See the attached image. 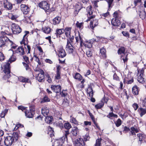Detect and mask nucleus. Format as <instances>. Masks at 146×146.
<instances>
[{"label": "nucleus", "mask_w": 146, "mask_h": 146, "mask_svg": "<svg viewBox=\"0 0 146 146\" xmlns=\"http://www.w3.org/2000/svg\"><path fill=\"white\" fill-rule=\"evenodd\" d=\"M9 60L7 62L5 63V64L3 66V72L5 74L3 78L6 82H9Z\"/></svg>", "instance_id": "f257e3e1"}, {"label": "nucleus", "mask_w": 146, "mask_h": 146, "mask_svg": "<svg viewBox=\"0 0 146 146\" xmlns=\"http://www.w3.org/2000/svg\"><path fill=\"white\" fill-rule=\"evenodd\" d=\"M95 15H92L88 17V19L86 21H90V27L92 29L98 24V20L95 18Z\"/></svg>", "instance_id": "f03ea898"}, {"label": "nucleus", "mask_w": 146, "mask_h": 146, "mask_svg": "<svg viewBox=\"0 0 146 146\" xmlns=\"http://www.w3.org/2000/svg\"><path fill=\"white\" fill-rule=\"evenodd\" d=\"M2 35L0 38V40L2 44L0 45V47H1L9 40V33H7L5 32H2L1 33Z\"/></svg>", "instance_id": "7ed1b4c3"}, {"label": "nucleus", "mask_w": 146, "mask_h": 146, "mask_svg": "<svg viewBox=\"0 0 146 146\" xmlns=\"http://www.w3.org/2000/svg\"><path fill=\"white\" fill-rule=\"evenodd\" d=\"M11 29L13 33L14 34H19L22 31L19 26L15 23H13L11 25Z\"/></svg>", "instance_id": "20e7f679"}, {"label": "nucleus", "mask_w": 146, "mask_h": 146, "mask_svg": "<svg viewBox=\"0 0 146 146\" xmlns=\"http://www.w3.org/2000/svg\"><path fill=\"white\" fill-rule=\"evenodd\" d=\"M65 136L62 137L58 139H56L53 143L52 145L54 146H62L65 141Z\"/></svg>", "instance_id": "39448f33"}, {"label": "nucleus", "mask_w": 146, "mask_h": 146, "mask_svg": "<svg viewBox=\"0 0 146 146\" xmlns=\"http://www.w3.org/2000/svg\"><path fill=\"white\" fill-rule=\"evenodd\" d=\"M138 74L137 80L139 83H143L145 82V79L143 77V73L144 71L143 70H141L140 71L138 70Z\"/></svg>", "instance_id": "423d86ee"}, {"label": "nucleus", "mask_w": 146, "mask_h": 146, "mask_svg": "<svg viewBox=\"0 0 146 146\" xmlns=\"http://www.w3.org/2000/svg\"><path fill=\"white\" fill-rule=\"evenodd\" d=\"M38 6L40 7L43 9L45 11H47L50 9L49 5L45 1H43L39 3Z\"/></svg>", "instance_id": "0eeeda50"}, {"label": "nucleus", "mask_w": 146, "mask_h": 146, "mask_svg": "<svg viewBox=\"0 0 146 146\" xmlns=\"http://www.w3.org/2000/svg\"><path fill=\"white\" fill-rule=\"evenodd\" d=\"M11 11L12 13L11 14L10 18L12 20L16 21L19 16L18 11L17 9H15L12 11Z\"/></svg>", "instance_id": "6e6552de"}, {"label": "nucleus", "mask_w": 146, "mask_h": 146, "mask_svg": "<svg viewBox=\"0 0 146 146\" xmlns=\"http://www.w3.org/2000/svg\"><path fill=\"white\" fill-rule=\"evenodd\" d=\"M71 28L70 27H67L64 30L66 36L69 38L70 41H72L74 38V36H71L70 35V31Z\"/></svg>", "instance_id": "1a4fd4ad"}, {"label": "nucleus", "mask_w": 146, "mask_h": 146, "mask_svg": "<svg viewBox=\"0 0 146 146\" xmlns=\"http://www.w3.org/2000/svg\"><path fill=\"white\" fill-rule=\"evenodd\" d=\"M19 137V133L18 132H13L12 134V136L11 138V144L15 143L18 139Z\"/></svg>", "instance_id": "9d476101"}, {"label": "nucleus", "mask_w": 146, "mask_h": 146, "mask_svg": "<svg viewBox=\"0 0 146 146\" xmlns=\"http://www.w3.org/2000/svg\"><path fill=\"white\" fill-rule=\"evenodd\" d=\"M25 35H24L22 40L20 42L21 44H23L25 45L26 44H27V37L29 33V31H24Z\"/></svg>", "instance_id": "9b49d317"}, {"label": "nucleus", "mask_w": 146, "mask_h": 146, "mask_svg": "<svg viewBox=\"0 0 146 146\" xmlns=\"http://www.w3.org/2000/svg\"><path fill=\"white\" fill-rule=\"evenodd\" d=\"M108 101V100L107 98H105V97L103 98L101 100L100 103L95 105V108L97 109L101 108L104 106V103L105 102L107 103Z\"/></svg>", "instance_id": "f8f14e48"}, {"label": "nucleus", "mask_w": 146, "mask_h": 146, "mask_svg": "<svg viewBox=\"0 0 146 146\" xmlns=\"http://www.w3.org/2000/svg\"><path fill=\"white\" fill-rule=\"evenodd\" d=\"M33 109H30L29 110H27L26 111H25V114L26 116L29 118H31L33 117V114L32 112L34 111V107L33 106H32Z\"/></svg>", "instance_id": "ddd939ff"}, {"label": "nucleus", "mask_w": 146, "mask_h": 146, "mask_svg": "<svg viewBox=\"0 0 146 146\" xmlns=\"http://www.w3.org/2000/svg\"><path fill=\"white\" fill-rule=\"evenodd\" d=\"M44 74L43 71L42 70H40V73L38 74L36 76V79L39 82H41L44 81Z\"/></svg>", "instance_id": "4468645a"}, {"label": "nucleus", "mask_w": 146, "mask_h": 146, "mask_svg": "<svg viewBox=\"0 0 146 146\" xmlns=\"http://www.w3.org/2000/svg\"><path fill=\"white\" fill-rule=\"evenodd\" d=\"M21 9L23 13L27 14L29 12L30 9L27 6L24 4H22L21 5Z\"/></svg>", "instance_id": "2eb2a0df"}, {"label": "nucleus", "mask_w": 146, "mask_h": 146, "mask_svg": "<svg viewBox=\"0 0 146 146\" xmlns=\"http://www.w3.org/2000/svg\"><path fill=\"white\" fill-rule=\"evenodd\" d=\"M17 53L21 55H23L25 54V52L22 46H19L15 50L13 54Z\"/></svg>", "instance_id": "dca6fc26"}, {"label": "nucleus", "mask_w": 146, "mask_h": 146, "mask_svg": "<svg viewBox=\"0 0 146 146\" xmlns=\"http://www.w3.org/2000/svg\"><path fill=\"white\" fill-rule=\"evenodd\" d=\"M75 146H84L85 143L82 138H79L75 140Z\"/></svg>", "instance_id": "f3484780"}, {"label": "nucleus", "mask_w": 146, "mask_h": 146, "mask_svg": "<svg viewBox=\"0 0 146 146\" xmlns=\"http://www.w3.org/2000/svg\"><path fill=\"white\" fill-rule=\"evenodd\" d=\"M64 126L65 128L67 129L65 131L64 133V135L65 136L66 140L67 141V137L69 133L68 130L71 128V126L69 123H65L64 124Z\"/></svg>", "instance_id": "a211bd4d"}, {"label": "nucleus", "mask_w": 146, "mask_h": 146, "mask_svg": "<svg viewBox=\"0 0 146 146\" xmlns=\"http://www.w3.org/2000/svg\"><path fill=\"white\" fill-rule=\"evenodd\" d=\"M70 42V41L67 39V44L66 49V50L68 51L69 53H72L73 52L74 47L72 46V45Z\"/></svg>", "instance_id": "6ab92c4d"}, {"label": "nucleus", "mask_w": 146, "mask_h": 146, "mask_svg": "<svg viewBox=\"0 0 146 146\" xmlns=\"http://www.w3.org/2000/svg\"><path fill=\"white\" fill-rule=\"evenodd\" d=\"M10 46L11 47L10 49V53L13 54V52H15V50L17 49V46L12 41L10 40Z\"/></svg>", "instance_id": "aec40b11"}, {"label": "nucleus", "mask_w": 146, "mask_h": 146, "mask_svg": "<svg viewBox=\"0 0 146 146\" xmlns=\"http://www.w3.org/2000/svg\"><path fill=\"white\" fill-rule=\"evenodd\" d=\"M51 88L54 92L56 93L60 92L61 90V86L60 85H52Z\"/></svg>", "instance_id": "412c9836"}, {"label": "nucleus", "mask_w": 146, "mask_h": 146, "mask_svg": "<svg viewBox=\"0 0 146 146\" xmlns=\"http://www.w3.org/2000/svg\"><path fill=\"white\" fill-rule=\"evenodd\" d=\"M87 93L88 94L89 97L91 98V101L93 102H94L95 101V99L92 98L93 95V92L91 87L88 88L87 89Z\"/></svg>", "instance_id": "4be33fe9"}, {"label": "nucleus", "mask_w": 146, "mask_h": 146, "mask_svg": "<svg viewBox=\"0 0 146 146\" xmlns=\"http://www.w3.org/2000/svg\"><path fill=\"white\" fill-rule=\"evenodd\" d=\"M82 38L83 36L80 35L79 33L78 34V36L75 37L76 42L77 43L80 42L81 46H82V44L83 43V40Z\"/></svg>", "instance_id": "5701e85b"}, {"label": "nucleus", "mask_w": 146, "mask_h": 146, "mask_svg": "<svg viewBox=\"0 0 146 146\" xmlns=\"http://www.w3.org/2000/svg\"><path fill=\"white\" fill-rule=\"evenodd\" d=\"M58 56H59L61 58H63L66 55L65 52L63 49L61 48H60L58 50Z\"/></svg>", "instance_id": "b1692460"}, {"label": "nucleus", "mask_w": 146, "mask_h": 146, "mask_svg": "<svg viewBox=\"0 0 146 146\" xmlns=\"http://www.w3.org/2000/svg\"><path fill=\"white\" fill-rule=\"evenodd\" d=\"M64 30L63 29H58L56 30V32L54 33V36H52L53 34H52V37H53L54 38H55L56 37H57L58 36L62 34L64 32Z\"/></svg>", "instance_id": "393cba45"}, {"label": "nucleus", "mask_w": 146, "mask_h": 146, "mask_svg": "<svg viewBox=\"0 0 146 146\" xmlns=\"http://www.w3.org/2000/svg\"><path fill=\"white\" fill-rule=\"evenodd\" d=\"M111 23L113 26H118L120 24V21L116 18H113L111 21Z\"/></svg>", "instance_id": "a878e982"}, {"label": "nucleus", "mask_w": 146, "mask_h": 146, "mask_svg": "<svg viewBox=\"0 0 146 146\" xmlns=\"http://www.w3.org/2000/svg\"><path fill=\"white\" fill-rule=\"evenodd\" d=\"M49 113V110L46 107H44L42 108V113L45 117Z\"/></svg>", "instance_id": "bb28decb"}, {"label": "nucleus", "mask_w": 146, "mask_h": 146, "mask_svg": "<svg viewBox=\"0 0 146 146\" xmlns=\"http://www.w3.org/2000/svg\"><path fill=\"white\" fill-rule=\"evenodd\" d=\"M100 53L101 55L100 56L104 59L106 57V51L105 49L103 47L100 49Z\"/></svg>", "instance_id": "cd10ccee"}, {"label": "nucleus", "mask_w": 146, "mask_h": 146, "mask_svg": "<svg viewBox=\"0 0 146 146\" xmlns=\"http://www.w3.org/2000/svg\"><path fill=\"white\" fill-rule=\"evenodd\" d=\"M18 80L19 81L23 82H30V84H31L30 81L29 79L28 78H26L23 77H18Z\"/></svg>", "instance_id": "c85d7f7f"}, {"label": "nucleus", "mask_w": 146, "mask_h": 146, "mask_svg": "<svg viewBox=\"0 0 146 146\" xmlns=\"http://www.w3.org/2000/svg\"><path fill=\"white\" fill-rule=\"evenodd\" d=\"M139 88L136 85H135L132 88V92L135 95L138 94L139 93Z\"/></svg>", "instance_id": "c756f323"}, {"label": "nucleus", "mask_w": 146, "mask_h": 146, "mask_svg": "<svg viewBox=\"0 0 146 146\" xmlns=\"http://www.w3.org/2000/svg\"><path fill=\"white\" fill-rule=\"evenodd\" d=\"M61 18L59 17H56L53 19V24L54 25L59 24L61 21Z\"/></svg>", "instance_id": "7c9ffc66"}, {"label": "nucleus", "mask_w": 146, "mask_h": 146, "mask_svg": "<svg viewBox=\"0 0 146 146\" xmlns=\"http://www.w3.org/2000/svg\"><path fill=\"white\" fill-rule=\"evenodd\" d=\"M42 30L45 33L48 34L51 31V29L48 27H43Z\"/></svg>", "instance_id": "2f4dec72"}, {"label": "nucleus", "mask_w": 146, "mask_h": 146, "mask_svg": "<svg viewBox=\"0 0 146 146\" xmlns=\"http://www.w3.org/2000/svg\"><path fill=\"white\" fill-rule=\"evenodd\" d=\"M138 111L140 113L141 117L146 113V109H145L140 108L138 109Z\"/></svg>", "instance_id": "473e14b6"}, {"label": "nucleus", "mask_w": 146, "mask_h": 146, "mask_svg": "<svg viewBox=\"0 0 146 146\" xmlns=\"http://www.w3.org/2000/svg\"><path fill=\"white\" fill-rule=\"evenodd\" d=\"M131 130L130 132L133 135H135V133H137L139 132L138 129L134 127H131Z\"/></svg>", "instance_id": "72a5a7b5"}, {"label": "nucleus", "mask_w": 146, "mask_h": 146, "mask_svg": "<svg viewBox=\"0 0 146 146\" xmlns=\"http://www.w3.org/2000/svg\"><path fill=\"white\" fill-rule=\"evenodd\" d=\"M137 136L139 138V141H140V144H141V141L144 140L145 136L144 135L140 133L138 134Z\"/></svg>", "instance_id": "f704fd0d"}, {"label": "nucleus", "mask_w": 146, "mask_h": 146, "mask_svg": "<svg viewBox=\"0 0 146 146\" xmlns=\"http://www.w3.org/2000/svg\"><path fill=\"white\" fill-rule=\"evenodd\" d=\"M79 132L78 128L76 127H74L72 129V134L74 136H76Z\"/></svg>", "instance_id": "c9c22d12"}, {"label": "nucleus", "mask_w": 146, "mask_h": 146, "mask_svg": "<svg viewBox=\"0 0 146 146\" xmlns=\"http://www.w3.org/2000/svg\"><path fill=\"white\" fill-rule=\"evenodd\" d=\"M74 78L80 81L82 79V77L81 75L78 73L75 74L74 77Z\"/></svg>", "instance_id": "e433bc0d"}, {"label": "nucleus", "mask_w": 146, "mask_h": 146, "mask_svg": "<svg viewBox=\"0 0 146 146\" xmlns=\"http://www.w3.org/2000/svg\"><path fill=\"white\" fill-rule=\"evenodd\" d=\"M107 117L111 119H112V117L117 118V115L116 114H114L113 112H110L107 116Z\"/></svg>", "instance_id": "4c0bfd02"}, {"label": "nucleus", "mask_w": 146, "mask_h": 146, "mask_svg": "<svg viewBox=\"0 0 146 146\" xmlns=\"http://www.w3.org/2000/svg\"><path fill=\"white\" fill-rule=\"evenodd\" d=\"M50 101V99L48 98L47 96H45L42 99L40 103H41L48 102Z\"/></svg>", "instance_id": "58836bf2"}, {"label": "nucleus", "mask_w": 146, "mask_h": 146, "mask_svg": "<svg viewBox=\"0 0 146 146\" xmlns=\"http://www.w3.org/2000/svg\"><path fill=\"white\" fill-rule=\"evenodd\" d=\"M134 81L133 77H132L130 80H128L127 78H126L124 80V82H126L127 84H130L132 83Z\"/></svg>", "instance_id": "ea45409f"}, {"label": "nucleus", "mask_w": 146, "mask_h": 146, "mask_svg": "<svg viewBox=\"0 0 146 146\" xmlns=\"http://www.w3.org/2000/svg\"><path fill=\"white\" fill-rule=\"evenodd\" d=\"M4 5L5 8L7 10H9V2H8L7 0H4Z\"/></svg>", "instance_id": "a19ab883"}, {"label": "nucleus", "mask_w": 146, "mask_h": 146, "mask_svg": "<svg viewBox=\"0 0 146 146\" xmlns=\"http://www.w3.org/2000/svg\"><path fill=\"white\" fill-rule=\"evenodd\" d=\"M52 119V116H47L45 117V121L47 123H50L51 122Z\"/></svg>", "instance_id": "79ce46f5"}, {"label": "nucleus", "mask_w": 146, "mask_h": 146, "mask_svg": "<svg viewBox=\"0 0 146 146\" xmlns=\"http://www.w3.org/2000/svg\"><path fill=\"white\" fill-rule=\"evenodd\" d=\"M70 121L71 123H74L75 124H77L78 123V122L76 119L72 116H70Z\"/></svg>", "instance_id": "37998d69"}, {"label": "nucleus", "mask_w": 146, "mask_h": 146, "mask_svg": "<svg viewBox=\"0 0 146 146\" xmlns=\"http://www.w3.org/2000/svg\"><path fill=\"white\" fill-rule=\"evenodd\" d=\"M8 136H6L5 137V140L4 141V144L6 146H9V140Z\"/></svg>", "instance_id": "c03bdc74"}, {"label": "nucleus", "mask_w": 146, "mask_h": 146, "mask_svg": "<svg viewBox=\"0 0 146 146\" xmlns=\"http://www.w3.org/2000/svg\"><path fill=\"white\" fill-rule=\"evenodd\" d=\"M125 51V49L124 47H121L119 48L118 51V53L119 54H124Z\"/></svg>", "instance_id": "a18cd8bd"}, {"label": "nucleus", "mask_w": 146, "mask_h": 146, "mask_svg": "<svg viewBox=\"0 0 146 146\" xmlns=\"http://www.w3.org/2000/svg\"><path fill=\"white\" fill-rule=\"evenodd\" d=\"M92 7L91 6H90L88 7L86 9V11L88 13V14L89 15H91L92 14ZM88 15V14H87Z\"/></svg>", "instance_id": "49530a36"}, {"label": "nucleus", "mask_w": 146, "mask_h": 146, "mask_svg": "<svg viewBox=\"0 0 146 146\" xmlns=\"http://www.w3.org/2000/svg\"><path fill=\"white\" fill-rule=\"evenodd\" d=\"M12 54V56L10 58V63L15 61L16 59V57L14 55L15 54Z\"/></svg>", "instance_id": "de8ad7c7"}, {"label": "nucleus", "mask_w": 146, "mask_h": 146, "mask_svg": "<svg viewBox=\"0 0 146 146\" xmlns=\"http://www.w3.org/2000/svg\"><path fill=\"white\" fill-rule=\"evenodd\" d=\"M114 123L117 127H119L121 125L122 122L120 119H118L116 121L114 122Z\"/></svg>", "instance_id": "09e8293b"}, {"label": "nucleus", "mask_w": 146, "mask_h": 146, "mask_svg": "<svg viewBox=\"0 0 146 146\" xmlns=\"http://www.w3.org/2000/svg\"><path fill=\"white\" fill-rule=\"evenodd\" d=\"M108 4V7L109 9L110 8L112 7V3L113 1V0H106Z\"/></svg>", "instance_id": "8fccbe9b"}, {"label": "nucleus", "mask_w": 146, "mask_h": 146, "mask_svg": "<svg viewBox=\"0 0 146 146\" xmlns=\"http://www.w3.org/2000/svg\"><path fill=\"white\" fill-rule=\"evenodd\" d=\"M24 126L23 125L21 124L20 123H18L15 125V127L13 130V131H15L17 130L19 127H23Z\"/></svg>", "instance_id": "3c124183"}, {"label": "nucleus", "mask_w": 146, "mask_h": 146, "mask_svg": "<svg viewBox=\"0 0 146 146\" xmlns=\"http://www.w3.org/2000/svg\"><path fill=\"white\" fill-rule=\"evenodd\" d=\"M145 12L144 11H143L142 12H141L139 14L140 17L142 19H143L145 18Z\"/></svg>", "instance_id": "603ef678"}, {"label": "nucleus", "mask_w": 146, "mask_h": 146, "mask_svg": "<svg viewBox=\"0 0 146 146\" xmlns=\"http://www.w3.org/2000/svg\"><path fill=\"white\" fill-rule=\"evenodd\" d=\"M102 139H98L96 140L95 146H100L102 141Z\"/></svg>", "instance_id": "864d4df0"}, {"label": "nucleus", "mask_w": 146, "mask_h": 146, "mask_svg": "<svg viewBox=\"0 0 146 146\" xmlns=\"http://www.w3.org/2000/svg\"><path fill=\"white\" fill-rule=\"evenodd\" d=\"M8 109L5 110L4 111H2L1 113L0 117L1 118H3L5 116L6 113H7L8 111Z\"/></svg>", "instance_id": "5fc2aeb1"}, {"label": "nucleus", "mask_w": 146, "mask_h": 146, "mask_svg": "<svg viewBox=\"0 0 146 146\" xmlns=\"http://www.w3.org/2000/svg\"><path fill=\"white\" fill-rule=\"evenodd\" d=\"M83 23H79V22L77 21V23L76 24V25L77 28L80 29L82 28L83 27Z\"/></svg>", "instance_id": "6e6d98bb"}, {"label": "nucleus", "mask_w": 146, "mask_h": 146, "mask_svg": "<svg viewBox=\"0 0 146 146\" xmlns=\"http://www.w3.org/2000/svg\"><path fill=\"white\" fill-rule=\"evenodd\" d=\"M24 45L25 48L26 49H27L28 50L27 53H30L31 51V47L29 45L27 44H26L25 45Z\"/></svg>", "instance_id": "4d7b16f0"}, {"label": "nucleus", "mask_w": 146, "mask_h": 146, "mask_svg": "<svg viewBox=\"0 0 146 146\" xmlns=\"http://www.w3.org/2000/svg\"><path fill=\"white\" fill-rule=\"evenodd\" d=\"M76 7L78 9L80 10L82 8V5L80 3H78L76 5Z\"/></svg>", "instance_id": "13d9d810"}, {"label": "nucleus", "mask_w": 146, "mask_h": 146, "mask_svg": "<svg viewBox=\"0 0 146 146\" xmlns=\"http://www.w3.org/2000/svg\"><path fill=\"white\" fill-rule=\"evenodd\" d=\"M45 78H46L47 80L49 83H50L51 82L52 80L49 74H46Z\"/></svg>", "instance_id": "bf43d9fd"}, {"label": "nucleus", "mask_w": 146, "mask_h": 146, "mask_svg": "<svg viewBox=\"0 0 146 146\" xmlns=\"http://www.w3.org/2000/svg\"><path fill=\"white\" fill-rule=\"evenodd\" d=\"M86 54L87 56L88 57H91L92 55V52L90 50H88L86 52Z\"/></svg>", "instance_id": "052dcab7"}, {"label": "nucleus", "mask_w": 146, "mask_h": 146, "mask_svg": "<svg viewBox=\"0 0 146 146\" xmlns=\"http://www.w3.org/2000/svg\"><path fill=\"white\" fill-rule=\"evenodd\" d=\"M18 108L19 110H21L23 111H24V112L27 110L26 108H25L22 106H19Z\"/></svg>", "instance_id": "680f3d73"}, {"label": "nucleus", "mask_w": 146, "mask_h": 146, "mask_svg": "<svg viewBox=\"0 0 146 146\" xmlns=\"http://www.w3.org/2000/svg\"><path fill=\"white\" fill-rule=\"evenodd\" d=\"M60 72H56V74L55 76V79H59L60 78Z\"/></svg>", "instance_id": "e2e57ef3"}, {"label": "nucleus", "mask_w": 146, "mask_h": 146, "mask_svg": "<svg viewBox=\"0 0 146 146\" xmlns=\"http://www.w3.org/2000/svg\"><path fill=\"white\" fill-rule=\"evenodd\" d=\"M5 59V56L3 54L0 52V61H2Z\"/></svg>", "instance_id": "0e129e2a"}, {"label": "nucleus", "mask_w": 146, "mask_h": 146, "mask_svg": "<svg viewBox=\"0 0 146 146\" xmlns=\"http://www.w3.org/2000/svg\"><path fill=\"white\" fill-rule=\"evenodd\" d=\"M22 63L24 66L26 70H27L29 69V66L28 64H27V63H25L24 62H23Z\"/></svg>", "instance_id": "69168bd1"}, {"label": "nucleus", "mask_w": 146, "mask_h": 146, "mask_svg": "<svg viewBox=\"0 0 146 146\" xmlns=\"http://www.w3.org/2000/svg\"><path fill=\"white\" fill-rule=\"evenodd\" d=\"M113 79L116 81H119V77L117 76L116 73H114L113 75Z\"/></svg>", "instance_id": "338daca9"}, {"label": "nucleus", "mask_w": 146, "mask_h": 146, "mask_svg": "<svg viewBox=\"0 0 146 146\" xmlns=\"http://www.w3.org/2000/svg\"><path fill=\"white\" fill-rule=\"evenodd\" d=\"M23 58L26 63L27 64H29V60L28 57L26 56H23Z\"/></svg>", "instance_id": "774afa93"}]
</instances>
